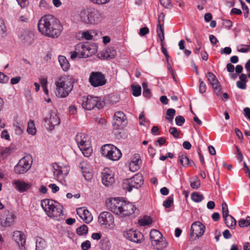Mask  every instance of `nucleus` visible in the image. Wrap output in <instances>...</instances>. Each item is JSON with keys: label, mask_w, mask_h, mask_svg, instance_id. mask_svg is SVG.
Wrapping results in <instances>:
<instances>
[{"label": "nucleus", "mask_w": 250, "mask_h": 250, "mask_svg": "<svg viewBox=\"0 0 250 250\" xmlns=\"http://www.w3.org/2000/svg\"><path fill=\"white\" fill-rule=\"evenodd\" d=\"M38 27L42 35L52 38H58L62 31L59 21L51 15L42 17L38 22Z\"/></svg>", "instance_id": "1"}, {"label": "nucleus", "mask_w": 250, "mask_h": 250, "mask_svg": "<svg viewBox=\"0 0 250 250\" xmlns=\"http://www.w3.org/2000/svg\"><path fill=\"white\" fill-rule=\"evenodd\" d=\"M98 46L95 44L88 42H81L75 46V50L71 52L70 58L74 60L77 57L86 58L91 56L97 51Z\"/></svg>", "instance_id": "2"}, {"label": "nucleus", "mask_w": 250, "mask_h": 250, "mask_svg": "<svg viewBox=\"0 0 250 250\" xmlns=\"http://www.w3.org/2000/svg\"><path fill=\"white\" fill-rule=\"evenodd\" d=\"M55 85L58 94L61 98L66 97L73 88L71 78L66 75L59 77L55 82Z\"/></svg>", "instance_id": "3"}, {"label": "nucleus", "mask_w": 250, "mask_h": 250, "mask_svg": "<svg viewBox=\"0 0 250 250\" xmlns=\"http://www.w3.org/2000/svg\"><path fill=\"white\" fill-rule=\"evenodd\" d=\"M81 21L87 24H96L103 20L102 14L93 8H86L81 10L79 13Z\"/></svg>", "instance_id": "4"}, {"label": "nucleus", "mask_w": 250, "mask_h": 250, "mask_svg": "<svg viewBox=\"0 0 250 250\" xmlns=\"http://www.w3.org/2000/svg\"><path fill=\"white\" fill-rule=\"evenodd\" d=\"M81 101L82 106L87 110H91L95 107L101 109L104 105V102L100 97L91 95L83 97Z\"/></svg>", "instance_id": "5"}, {"label": "nucleus", "mask_w": 250, "mask_h": 250, "mask_svg": "<svg viewBox=\"0 0 250 250\" xmlns=\"http://www.w3.org/2000/svg\"><path fill=\"white\" fill-rule=\"evenodd\" d=\"M77 145L85 157H88L92 153V149L87 135L83 133H78L75 137Z\"/></svg>", "instance_id": "6"}, {"label": "nucleus", "mask_w": 250, "mask_h": 250, "mask_svg": "<svg viewBox=\"0 0 250 250\" xmlns=\"http://www.w3.org/2000/svg\"><path fill=\"white\" fill-rule=\"evenodd\" d=\"M52 169L55 179L62 185L66 186L65 178L69 171V167L54 163L52 165Z\"/></svg>", "instance_id": "7"}, {"label": "nucleus", "mask_w": 250, "mask_h": 250, "mask_svg": "<svg viewBox=\"0 0 250 250\" xmlns=\"http://www.w3.org/2000/svg\"><path fill=\"white\" fill-rule=\"evenodd\" d=\"M102 155L112 161L119 160L122 153L120 150L115 146L111 144H106L103 146L101 148Z\"/></svg>", "instance_id": "8"}, {"label": "nucleus", "mask_w": 250, "mask_h": 250, "mask_svg": "<svg viewBox=\"0 0 250 250\" xmlns=\"http://www.w3.org/2000/svg\"><path fill=\"white\" fill-rule=\"evenodd\" d=\"M143 178L141 174H137L129 179H126L123 183V188L128 191L133 188H138L143 184Z\"/></svg>", "instance_id": "9"}, {"label": "nucleus", "mask_w": 250, "mask_h": 250, "mask_svg": "<svg viewBox=\"0 0 250 250\" xmlns=\"http://www.w3.org/2000/svg\"><path fill=\"white\" fill-rule=\"evenodd\" d=\"M98 223L104 228L113 229L115 227L114 217L109 212L103 211L98 216Z\"/></svg>", "instance_id": "10"}, {"label": "nucleus", "mask_w": 250, "mask_h": 250, "mask_svg": "<svg viewBox=\"0 0 250 250\" xmlns=\"http://www.w3.org/2000/svg\"><path fill=\"white\" fill-rule=\"evenodd\" d=\"M32 161L30 157L21 158L14 167L15 172L17 174H24L31 168Z\"/></svg>", "instance_id": "11"}, {"label": "nucleus", "mask_w": 250, "mask_h": 250, "mask_svg": "<svg viewBox=\"0 0 250 250\" xmlns=\"http://www.w3.org/2000/svg\"><path fill=\"white\" fill-rule=\"evenodd\" d=\"M89 82L92 86L96 87L104 85L106 80L101 72H92L89 76Z\"/></svg>", "instance_id": "12"}, {"label": "nucleus", "mask_w": 250, "mask_h": 250, "mask_svg": "<svg viewBox=\"0 0 250 250\" xmlns=\"http://www.w3.org/2000/svg\"><path fill=\"white\" fill-rule=\"evenodd\" d=\"M124 204V201H122L118 198L110 199L106 202L107 208L111 211L117 215H121Z\"/></svg>", "instance_id": "13"}, {"label": "nucleus", "mask_w": 250, "mask_h": 250, "mask_svg": "<svg viewBox=\"0 0 250 250\" xmlns=\"http://www.w3.org/2000/svg\"><path fill=\"white\" fill-rule=\"evenodd\" d=\"M44 121L49 127V129L52 130L55 125L60 124V120L57 115L56 110H51L48 116L45 117Z\"/></svg>", "instance_id": "14"}, {"label": "nucleus", "mask_w": 250, "mask_h": 250, "mask_svg": "<svg viewBox=\"0 0 250 250\" xmlns=\"http://www.w3.org/2000/svg\"><path fill=\"white\" fill-rule=\"evenodd\" d=\"M205 231V226L200 222H194L191 226L190 237L195 236V238H199L202 236Z\"/></svg>", "instance_id": "15"}, {"label": "nucleus", "mask_w": 250, "mask_h": 250, "mask_svg": "<svg viewBox=\"0 0 250 250\" xmlns=\"http://www.w3.org/2000/svg\"><path fill=\"white\" fill-rule=\"evenodd\" d=\"M124 236L128 240L136 243H140L143 237L141 232L133 229L127 230L124 233Z\"/></svg>", "instance_id": "16"}, {"label": "nucleus", "mask_w": 250, "mask_h": 250, "mask_svg": "<svg viewBox=\"0 0 250 250\" xmlns=\"http://www.w3.org/2000/svg\"><path fill=\"white\" fill-rule=\"evenodd\" d=\"M101 175L102 183L105 186L109 187L114 183V176L108 169H104Z\"/></svg>", "instance_id": "17"}, {"label": "nucleus", "mask_w": 250, "mask_h": 250, "mask_svg": "<svg viewBox=\"0 0 250 250\" xmlns=\"http://www.w3.org/2000/svg\"><path fill=\"white\" fill-rule=\"evenodd\" d=\"M208 80L214 89V92L216 95H219L220 94L221 87L219 82L215 75L211 72H208L206 75Z\"/></svg>", "instance_id": "18"}, {"label": "nucleus", "mask_w": 250, "mask_h": 250, "mask_svg": "<svg viewBox=\"0 0 250 250\" xmlns=\"http://www.w3.org/2000/svg\"><path fill=\"white\" fill-rule=\"evenodd\" d=\"M62 216V206L60 203L57 202L55 204V207L52 209L50 214H48V217L55 220H59Z\"/></svg>", "instance_id": "19"}, {"label": "nucleus", "mask_w": 250, "mask_h": 250, "mask_svg": "<svg viewBox=\"0 0 250 250\" xmlns=\"http://www.w3.org/2000/svg\"><path fill=\"white\" fill-rule=\"evenodd\" d=\"M56 203L57 202L54 200L49 199H45L42 201L41 206L48 216V214H50L52 209L55 207Z\"/></svg>", "instance_id": "20"}, {"label": "nucleus", "mask_w": 250, "mask_h": 250, "mask_svg": "<svg viewBox=\"0 0 250 250\" xmlns=\"http://www.w3.org/2000/svg\"><path fill=\"white\" fill-rule=\"evenodd\" d=\"M56 203L57 202L54 200L49 199H45L42 201L41 206L48 216V214H50L52 209L55 207Z\"/></svg>", "instance_id": "21"}, {"label": "nucleus", "mask_w": 250, "mask_h": 250, "mask_svg": "<svg viewBox=\"0 0 250 250\" xmlns=\"http://www.w3.org/2000/svg\"><path fill=\"white\" fill-rule=\"evenodd\" d=\"M142 161L140 156L138 154L134 155L131 161L129 164V167L130 171L135 172L140 167Z\"/></svg>", "instance_id": "22"}, {"label": "nucleus", "mask_w": 250, "mask_h": 250, "mask_svg": "<svg viewBox=\"0 0 250 250\" xmlns=\"http://www.w3.org/2000/svg\"><path fill=\"white\" fill-rule=\"evenodd\" d=\"M123 209L121 215L122 216H129L133 213L136 209L134 205L130 202H126L124 201V204L123 205Z\"/></svg>", "instance_id": "23"}, {"label": "nucleus", "mask_w": 250, "mask_h": 250, "mask_svg": "<svg viewBox=\"0 0 250 250\" xmlns=\"http://www.w3.org/2000/svg\"><path fill=\"white\" fill-rule=\"evenodd\" d=\"M125 120L126 117L123 112H116L114 114L113 125L115 128H118L125 122Z\"/></svg>", "instance_id": "24"}, {"label": "nucleus", "mask_w": 250, "mask_h": 250, "mask_svg": "<svg viewBox=\"0 0 250 250\" xmlns=\"http://www.w3.org/2000/svg\"><path fill=\"white\" fill-rule=\"evenodd\" d=\"M80 168L81 169L83 175L86 181H90L93 177L91 169L85 162H82L80 164Z\"/></svg>", "instance_id": "25"}, {"label": "nucleus", "mask_w": 250, "mask_h": 250, "mask_svg": "<svg viewBox=\"0 0 250 250\" xmlns=\"http://www.w3.org/2000/svg\"><path fill=\"white\" fill-rule=\"evenodd\" d=\"M14 220V214L12 212H8L5 216L1 218L0 224L3 227H10L13 224Z\"/></svg>", "instance_id": "26"}, {"label": "nucleus", "mask_w": 250, "mask_h": 250, "mask_svg": "<svg viewBox=\"0 0 250 250\" xmlns=\"http://www.w3.org/2000/svg\"><path fill=\"white\" fill-rule=\"evenodd\" d=\"M13 239L18 245L25 244L26 238L24 234L20 231H15L13 233Z\"/></svg>", "instance_id": "27"}, {"label": "nucleus", "mask_w": 250, "mask_h": 250, "mask_svg": "<svg viewBox=\"0 0 250 250\" xmlns=\"http://www.w3.org/2000/svg\"><path fill=\"white\" fill-rule=\"evenodd\" d=\"M21 38L24 42L30 44L33 41L34 35L31 32L24 31L21 33Z\"/></svg>", "instance_id": "28"}, {"label": "nucleus", "mask_w": 250, "mask_h": 250, "mask_svg": "<svg viewBox=\"0 0 250 250\" xmlns=\"http://www.w3.org/2000/svg\"><path fill=\"white\" fill-rule=\"evenodd\" d=\"M153 247L158 250H163L168 245V242L165 238L163 237L162 239L158 240L156 242L152 244Z\"/></svg>", "instance_id": "29"}, {"label": "nucleus", "mask_w": 250, "mask_h": 250, "mask_svg": "<svg viewBox=\"0 0 250 250\" xmlns=\"http://www.w3.org/2000/svg\"><path fill=\"white\" fill-rule=\"evenodd\" d=\"M14 184L17 189L21 192H23L29 189L31 185L21 181H17L14 182Z\"/></svg>", "instance_id": "30"}, {"label": "nucleus", "mask_w": 250, "mask_h": 250, "mask_svg": "<svg viewBox=\"0 0 250 250\" xmlns=\"http://www.w3.org/2000/svg\"><path fill=\"white\" fill-rule=\"evenodd\" d=\"M162 234L156 229H152L150 232V239L151 244L158 240L162 239L163 238Z\"/></svg>", "instance_id": "31"}, {"label": "nucleus", "mask_w": 250, "mask_h": 250, "mask_svg": "<svg viewBox=\"0 0 250 250\" xmlns=\"http://www.w3.org/2000/svg\"><path fill=\"white\" fill-rule=\"evenodd\" d=\"M58 61L61 68L64 71H66L69 69L70 64L65 57L59 56Z\"/></svg>", "instance_id": "32"}, {"label": "nucleus", "mask_w": 250, "mask_h": 250, "mask_svg": "<svg viewBox=\"0 0 250 250\" xmlns=\"http://www.w3.org/2000/svg\"><path fill=\"white\" fill-rule=\"evenodd\" d=\"M98 32L95 30H90L83 32L82 33L81 37L86 40H91L94 36L97 35Z\"/></svg>", "instance_id": "33"}, {"label": "nucleus", "mask_w": 250, "mask_h": 250, "mask_svg": "<svg viewBox=\"0 0 250 250\" xmlns=\"http://www.w3.org/2000/svg\"><path fill=\"white\" fill-rule=\"evenodd\" d=\"M225 222L227 226L231 229L235 228L236 221L235 219L231 215L228 216L224 218Z\"/></svg>", "instance_id": "34"}, {"label": "nucleus", "mask_w": 250, "mask_h": 250, "mask_svg": "<svg viewBox=\"0 0 250 250\" xmlns=\"http://www.w3.org/2000/svg\"><path fill=\"white\" fill-rule=\"evenodd\" d=\"M116 55V51L112 47L107 48L104 53V57L106 59L114 58Z\"/></svg>", "instance_id": "35"}, {"label": "nucleus", "mask_w": 250, "mask_h": 250, "mask_svg": "<svg viewBox=\"0 0 250 250\" xmlns=\"http://www.w3.org/2000/svg\"><path fill=\"white\" fill-rule=\"evenodd\" d=\"M27 132L32 135H34L36 133V128L33 120H30L27 124Z\"/></svg>", "instance_id": "36"}, {"label": "nucleus", "mask_w": 250, "mask_h": 250, "mask_svg": "<svg viewBox=\"0 0 250 250\" xmlns=\"http://www.w3.org/2000/svg\"><path fill=\"white\" fill-rule=\"evenodd\" d=\"M45 242L41 237L37 238L36 242V250H43L45 248Z\"/></svg>", "instance_id": "37"}, {"label": "nucleus", "mask_w": 250, "mask_h": 250, "mask_svg": "<svg viewBox=\"0 0 250 250\" xmlns=\"http://www.w3.org/2000/svg\"><path fill=\"white\" fill-rule=\"evenodd\" d=\"M152 220L149 216H145L139 220L138 223L141 226L149 225L152 223Z\"/></svg>", "instance_id": "38"}, {"label": "nucleus", "mask_w": 250, "mask_h": 250, "mask_svg": "<svg viewBox=\"0 0 250 250\" xmlns=\"http://www.w3.org/2000/svg\"><path fill=\"white\" fill-rule=\"evenodd\" d=\"M175 114V110L173 108H169L167 110L166 119L169 122L172 123L173 119Z\"/></svg>", "instance_id": "39"}, {"label": "nucleus", "mask_w": 250, "mask_h": 250, "mask_svg": "<svg viewBox=\"0 0 250 250\" xmlns=\"http://www.w3.org/2000/svg\"><path fill=\"white\" fill-rule=\"evenodd\" d=\"M82 217V219H83L87 224L89 223L93 220L92 215L87 209L85 210V213Z\"/></svg>", "instance_id": "40"}, {"label": "nucleus", "mask_w": 250, "mask_h": 250, "mask_svg": "<svg viewBox=\"0 0 250 250\" xmlns=\"http://www.w3.org/2000/svg\"><path fill=\"white\" fill-rule=\"evenodd\" d=\"M239 226L241 228L248 227L250 225V217L247 216L245 219H241L238 221Z\"/></svg>", "instance_id": "41"}, {"label": "nucleus", "mask_w": 250, "mask_h": 250, "mask_svg": "<svg viewBox=\"0 0 250 250\" xmlns=\"http://www.w3.org/2000/svg\"><path fill=\"white\" fill-rule=\"evenodd\" d=\"M191 198L194 202L198 203L203 200L204 197L202 194L194 192L191 194Z\"/></svg>", "instance_id": "42"}, {"label": "nucleus", "mask_w": 250, "mask_h": 250, "mask_svg": "<svg viewBox=\"0 0 250 250\" xmlns=\"http://www.w3.org/2000/svg\"><path fill=\"white\" fill-rule=\"evenodd\" d=\"M179 161L183 167H186L189 164L188 158L184 155H181L179 156Z\"/></svg>", "instance_id": "43"}, {"label": "nucleus", "mask_w": 250, "mask_h": 250, "mask_svg": "<svg viewBox=\"0 0 250 250\" xmlns=\"http://www.w3.org/2000/svg\"><path fill=\"white\" fill-rule=\"evenodd\" d=\"M88 232V227L85 225H83L77 229V233L80 235L86 234Z\"/></svg>", "instance_id": "44"}, {"label": "nucleus", "mask_w": 250, "mask_h": 250, "mask_svg": "<svg viewBox=\"0 0 250 250\" xmlns=\"http://www.w3.org/2000/svg\"><path fill=\"white\" fill-rule=\"evenodd\" d=\"M132 94L134 96H138L141 93V87L140 85H132Z\"/></svg>", "instance_id": "45"}, {"label": "nucleus", "mask_w": 250, "mask_h": 250, "mask_svg": "<svg viewBox=\"0 0 250 250\" xmlns=\"http://www.w3.org/2000/svg\"><path fill=\"white\" fill-rule=\"evenodd\" d=\"M173 204V198L172 196H169L165 201L163 202V206L165 208H168L170 207Z\"/></svg>", "instance_id": "46"}, {"label": "nucleus", "mask_w": 250, "mask_h": 250, "mask_svg": "<svg viewBox=\"0 0 250 250\" xmlns=\"http://www.w3.org/2000/svg\"><path fill=\"white\" fill-rule=\"evenodd\" d=\"M39 6L43 10L49 9L51 6L45 0H41L39 2Z\"/></svg>", "instance_id": "47"}, {"label": "nucleus", "mask_w": 250, "mask_h": 250, "mask_svg": "<svg viewBox=\"0 0 250 250\" xmlns=\"http://www.w3.org/2000/svg\"><path fill=\"white\" fill-rule=\"evenodd\" d=\"M222 213L223 218H225L228 216H229V209L227 203L224 202L222 205Z\"/></svg>", "instance_id": "48"}, {"label": "nucleus", "mask_w": 250, "mask_h": 250, "mask_svg": "<svg viewBox=\"0 0 250 250\" xmlns=\"http://www.w3.org/2000/svg\"><path fill=\"white\" fill-rule=\"evenodd\" d=\"M175 120L176 124L179 126H182L185 122L184 117L181 115L176 116Z\"/></svg>", "instance_id": "49"}, {"label": "nucleus", "mask_w": 250, "mask_h": 250, "mask_svg": "<svg viewBox=\"0 0 250 250\" xmlns=\"http://www.w3.org/2000/svg\"><path fill=\"white\" fill-rule=\"evenodd\" d=\"M200 185V181L198 178H196L195 181L190 182V187L193 189H198Z\"/></svg>", "instance_id": "50"}, {"label": "nucleus", "mask_w": 250, "mask_h": 250, "mask_svg": "<svg viewBox=\"0 0 250 250\" xmlns=\"http://www.w3.org/2000/svg\"><path fill=\"white\" fill-rule=\"evenodd\" d=\"M199 91L201 93H204L206 91V85L201 79L199 80Z\"/></svg>", "instance_id": "51"}, {"label": "nucleus", "mask_w": 250, "mask_h": 250, "mask_svg": "<svg viewBox=\"0 0 250 250\" xmlns=\"http://www.w3.org/2000/svg\"><path fill=\"white\" fill-rule=\"evenodd\" d=\"M157 33L158 36L164 35V27L163 24H158L157 26Z\"/></svg>", "instance_id": "52"}, {"label": "nucleus", "mask_w": 250, "mask_h": 250, "mask_svg": "<svg viewBox=\"0 0 250 250\" xmlns=\"http://www.w3.org/2000/svg\"><path fill=\"white\" fill-rule=\"evenodd\" d=\"M15 126V132L16 134L18 135H21L23 132V128H22L20 125V124L17 122L15 124H14Z\"/></svg>", "instance_id": "53"}, {"label": "nucleus", "mask_w": 250, "mask_h": 250, "mask_svg": "<svg viewBox=\"0 0 250 250\" xmlns=\"http://www.w3.org/2000/svg\"><path fill=\"white\" fill-rule=\"evenodd\" d=\"M240 1L242 6V9L244 11H245V12L244 13V16L245 18H247L249 15V8L243 0H241Z\"/></svg>", "instance_id": "54"}, {"label": "nucleus", "mask_w": 250, "mask_h": 250, "mask_svg": "<svg viewBox=\"0 0 250 250\" xmlns=\"http://www.w3.org/2000/svg\"><path fill=\"white\" fill-rule=\"evenodd\" d=\"M169 133L173 135L174 138H178L179 136V133L178 132L176 128L171 127L169 129Z\"/></svg>", "instance_id": "55"}, {"label": "nucleus", "mask_w": 250, "mask_h": 250, "mask_svg": "<svg viewBox=\"0 0 250 250\" xmlns=\"http://www.w3.org/2000/svg\"><path fill=\"white\" fill-rule=\"evenodd\" d=\"M160 2L161 5L166 8L171 7L170 0H160Z\"/></svg>", "instance_id": "56"}, {"label": "nucleus", "mask_w": 250, "mask_h": 250, "mask_svg": "<svg viewBox=\"0 0 250 250\" xmlns=\"http://www.w3.org/2000/svg\"><path fill=\"white\" fill-rule=\"evenodd\" d=\"M91 247L90 242L86 240L81 244V248L83 250H88Z\"/></svg>", "instance_id": "57"}, {"label": "nucleus", "mask_w": 250, "mask_h": 250, "mask_svg": "<svg viewBox=\"0 0 250 250\" xmlns=\"http://www.w3.org/2000/svg\"><path fill=\"white\" fill-rule=\"evenodd\" d=\"M9 80V77L4 73L0 72V83H5Z\"/></svg>", "instance_id": "58"}, {"label": "nucleus", "mask_w": 250, "mask_h": 250, "mask_svg": "<svg viewBox=\"0 0 250 250\" xmlns=\"http://www.w3.org/2000/svg\"><path fill=\"white\" fill-rule=\"evenodd\" d=\"M6 32V27L2 21L0 20V35H2Z\"/></svg>", "instance_id": "59"}, {"label": "nucleus", "mask_w": 250, "mask_h": 250, "mask_svg": "<svg viewBox=\"0 0 250 250\" xmlns=\"http://www.w3.org/2000/svg\"><path fill=\"white\" fill-rule=\"evenodd\" d=\"M18 4L21 8L25 7L28 5V0H16Z\"/></svg>", "instance_id": "60"}, {"label": "nucleus", "mask_w": 250, "mask_h": 250, "mask_svg": "<svg viewBox=\"0 0 250 250\" xmlns=\"http://www.w3.org/2000/svg\"><path fill=\"white\" fill-rule=\"evenodd\" d=\"M40 82L42 88L47 87L48 84L47 78L42 76L41 77Z\"/></svg>", "instance_id": "61"}, {"label": "nucleus", "mask_w": 250, "mask_h": 250, "mask_svg": "<svg viewBox=\"0 0 250 250\" xmlns=\"http://www.w3.org/2000/svg\"><path fill=\"white\" fill-rule=\"evenodd\" d=\"M86 209L87 208L85 207H82L77 209V213L81 219L83 218L82 217L85 213Z\"/></svg>", "instance_id": "62"}, {"label": "nucleus", "mask_w": 250, "mask_h": 250, "mask_svg": "<svg viewBox=\"0 0 250 250\" xmlns=\"http://www.w3.org/2000/svg\"><path fill=\"white\" fill-rule=\"evenodd\" d=\"M149 33V29L147 27H144L140 29L139 35L144 36Z\"/></svg>", "instance_id": "63"}, {"label": "nucleus", "mask_w": 250, "mask_h": 250, "mask_svg": "<svg viewBox=\"0 0 250 250\" xmlns=\"http://www.w3.org/2000/svg\"><path fill=\"white\" fill-rule=\"evenodd\" d=\"M236 86L240 89H245L246 88V83L241 81H238L236 83Z\"/></svg>", "instance_id": "64"}]
</instances>
